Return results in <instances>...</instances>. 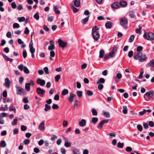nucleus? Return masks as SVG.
<instances>
[{
    "instance_id": "obj_1",
    "label": "nucleus",
    "mask_w": 154,
    "mask_h": 154,
    "mask_svg": "<svg viewBox=\"0 0 154 154\" xmlns=\"http://www.w3.org/2000/svg\"><path fill=\"white\" fill-rule=\"evenodd\" d=\"M134 58L136 60H138L139 62H143L146 60L147 58L146 56L141 52L137 53L134 56Z\"/></svg>"
},
{
    "instance_id": "obj_2",
    "label": "nucleus",
    "mask_w": 154,
    "mask_h": 154,
    "mask_svg": "<svg viewBox=\"0 0 154 154\" xmlns=\"http://www.w3.org/2000/svg\"><path fill=\"white\" fill-rule=\"evenodd\" d=\"M154 96V90H151L146 92L144 95L143 97L145 100L148 101L149 100H153L152 97Z\"/></svg>"
},
{
    "instance_id": "obj_3",
    "label": "nucleus",
    "mask_w": 154,
    "mask_h": 154,
    "mask_svg": "<svg viewBox=\"0 0 154 154\" xmlns=\"http://www.w3.org/2000/svg\"><path fill=\"white\" fill-rule=\"evenodd\" d=\"M148 37H147V34L146 33H145L143 35V37L145 39H146L147 40H154V34L151 32H149L148 33L147 35Z\"/></svg>"
},
{
    "instance_id": "obj_4",
    "label": "nucleus",
    "mask_w": 154,
    "mask_h": 154,
    "mask_svg": "<svg viewBox=\"0 0 154 154\" xmlns=\"http://www.w3.org/2000/svg\"><path fill=\"white\" fill-rule=\"evenodd\" d=\"M57 42L59 44V46L62 48H65L67 44L66 42H64L60 39H58Z\"/></svg>"
},
{
    "instance_id": "obj_5",
    "label": "nucleus",
    "mask_w": 154,
    "mask_h": 154,
    "mask_svg": "<svg viewBox=\"0 0 154 154\" xmlns=\"http://www.w3.org/2000/svg\"><path fill=\"white\" fill-rule=\"evenodd\" d=\"M16 88L17 89V94L21 95L22 94L24 93L25 91L22 88L18 86H16Z\"/></svg>"
},
{
    "instance_id": "obj_6",
    "label": "nucleus",
    "mask_w": 154,
    "mask_h": 154,
    "mask_svg": "<svg viewBox=\"0 0 154 154\" xmlns=\"http://www.w3.org/2000/svg\"><path fill=\"white\" fill-rule=\"evenodd\" d=\"M128 20L125 17H122L121 19L120 24L122 26H125V25L128 23Z\"/></svg>"
},
{
    "instance_id": "obj_7",
    "label": "nucleus",
    "mask_w": 154,
    "mask_h": 154,
    "mask_svg": "<svg viewBox=\"0 0 154 154\" xmlns=\"http://www.w3.org/2000/svg\"><path fill=\"white\" fill-rule=\"evenodd\" d=\"M36 82L37 84L40 85L42 86H44L45 83V81L44 80L40 78L37 79Z\"/></svg>"
},
{
    "instance_id": "obj_8",
    "label": "nucleus",
    "mask_w": 154,
    "mask_h": 154,
    "mask_svg": "<svg viewBox=\"0 0 154 154\" xmlns=\"http://www.w3.org/2000/svg\"><path fill=\"white\" fill-rule=\"evenodd\" d=\"M36 91L37 94L41 96L42 94H44L45 92V90H42L40 88H38L36 89Z\"/></svg>"
},
{
    "instance_id": "obj_9",
    "label": "nucleus",
    "mask_w": 154,
    "mask_h": 154,
    "mask_svg": "<svg viewBox=\"0 0 154 154\" xmlns=\"http://www.w3.org/2000/svg\"><path fill=\"white\" fill-rule=\"evenodd\" d=\"M10 83V81L8 78H7L5 79V82L4 84V85L6 88H9Z\"/></svg>"
},
{
    "instance_id": "obj_10",
    "label": "nucleus",
    "mask_w": 154,
    "mask_h": 154,
    "mask_svg": "<svg viewBox=\"0 0 154 154\" xmlns=\"http://www.w3.org/2000/svg\"><path fill=\"white\" fill-rule=\"evenodd\" d=\"M111 7L113 8L118 9L120 7L119 3L118 2H114L111 5Z\"/></svg>"
},
{
    "instance_id": "obj_11",
    "label": "nucleus",
    "mask_w": 154,
    "mask_h": 154,
    "mask_svg": "<svg viewBox=\"0 0 154 154\" xmlns=\"http://www.w3.org/2000/svg\"><path fill=\"white\" fill-rule=\"evenodd\" d=\"M92 35L93 38L94 40L97 41L99 39L100 35L98 32L95 33H92Z\"/></svg>"
},
{
    "instance_id": "obj_12",
    "label": "nucleus",
    "mask_w": 154,
    "mask_h": 154,
    "mask_svg": "<svg viewBox=\"0 0 154 154\" xmlns=\"http://www.w3.org/2000/svg\"><path fill=\"white\" fill-rule=\"evenodd\" d=\"M76 95L75 94H74L72 93H71L70 94V96L69 97L68 100L69 102H72L73 101V98L74 97H75Z\"/></svg>"
},
{
    "instance_id": "obj_13",
    "label": "nucleus",
    "mask_w": 154,
    "mask_h": 154,
    "mask_svg": "<svg viewBox=\"0 0 154 154\" xmlns=\"http://www.w3.org/2000/svg\"><path fill=\"white\" fill-rule=\"evenodd\" d=\"M79 124L81 126H85L86 124V121L84 119H82L79 122Z\"/></svg>"
},
{
    "instance_id": "obj_14",
    "label": "nucleus",
    "mask_w": 154,
    "mask_h": 154,
    "mask_svg": "<svg viewBox=\"0 0 154 154\" xmlns=\"http://www.w3.org/2000/svg\"><path fill=\"white\" fill-rule=\"evenodd\" d=\"M39 128L41 130L44 131L45 129V122H42L39 125Z\"/></svg>"
},
{
    "instance_id": "obj_15",
    "label": "nucleus",
    "mask_w": 154,
    "mask_h": 154,
    "mask_svg": "<svg viewBox=\"0 0 154 154\" xmlns=\"http://www.w3.org/2000/svg\"><path fill=\"white\" fill-rule=\"evenodd\" d=\"M120 5L122 7H126L127 5V3L126 1L121 0L119 2Z\"/></svg>"
},
{
    "instance_id": "obj_16",
    "label": "nucleus",
    "mask_w": 154,
    "mask_h": 154,
    "mask_svg": "<svg viewBox=\"0 0 154 154\" xmlns=\"http://www.w3.org/2000/svg\"><path fill=\"white\" fill-rule=\"evenodd\" d=\"M74 4L76 7H79L80 6V0H75Z\"/></svg>"
},
{
    "instance_id": "obj_17",
    "label": "nucleus",
    "mask_w": 154,
    "mask_h": 154,
    "mask_svg": "<svg viewBox=\"0 0 154 154\" xmlns=\"http://www.w3.org/2000/svg\"><path fill=\"white\" fill-rule=\"evenodd\" d=\"M129 15L131 18H134L136 17L135 13L133 11H131L129 12Z\"/></svg>"
},
{
    "instance_id": "obj_18",
    "label": "nucleus",
    "mask_w": 154,
    "mask_h": 154,
    "mask_svg": "<svg viewBox=\"0 0 154 154\" xmlns=\"http://www.w3.org/2000/svg\"><path fill=\"white\" fill-rule=\"evenodd\" d=\"M105 26L106 28H111L112 27V24L109 21H107L105 24Z\"/></svg>"
},
{
    "instance_id": "obj_19",
    "label": "nucleus",
    "mask_w": 154,
    "mask_h": 154,
    "mask_svg": "<svg viewBox=\"0 0 154 154\" xmlns=\"http://www.w3.org/2000/svg\"><path fill=\"white\" fill-rule=\"evenodd\" d=\"M2 55L3 56L4 58L7 61H10L11 62H12L13 61V60L11 58H9L8 57H7L6 55H5L4 54H2Z\"/></svg>"
},
{
    "instance_id": "obj_20",
    "label": "nucleus",
    "mask_w": 154,
    "mask_h": 154,
    "mask_svg": "<svg viewBox=\"0 0 154 154\" xmlns=\"http://www.w3.org/2000/svg\"><path fill=\"white\" fill-rule=\"evenodd\" d=\"M45 107L44 110L45 112H47L51 109V106L48 104H45Z\"/></svg>"
},
{
    "instance_id": "obj_21",
    "label": "nucleus",
    "mask_w": 154,
    "mask_h": 154,
    "mask_svg": "<svg viewBox=\"0 0 154 154\" xmlns=\"http://www.w3.org/2000/svg\"><path fill=\"white\" fill-rule=\"evenodd\" d=\"M30 84L28 83H26L25 85V89L28 91H29L30 90Z\"/></svg>"
},
{
    "instance_id": "obj_22",
    "label": "nucleus",
    "mask_w": 154,
    "mask_h": 154,
    "mask_svg": "<svg viewBox=\"0 0 154 154\" xmlns=\"http://www.w3.org/2000/svg\"><path fill=\"white\" fill-rule=\"evenodd\" d=\"M105 82V79L102 78H100L98 80L97 82V84H99L100 83H104Z\"/></svg>"
},
{
    "instance_id": "obj_23",
    "label": "nucleus",
    "mask_w": 154,
    "mask_h": 154,
    "mask_svg": "<svg viewBox=\"0 0 154 154\" xmlns=\"http://www.w3.org/2000/svg\"><path fill=\"white\" fill-rule=\"evenodd\" d=\"M72 151L74 154H80L79 150L77 148L73 149Z\"/></svg>"
},
{
    "instance_id": "obj_24",
    "label": "nucleus",
    "mask_w": 154,
    "mask_h": 154,
    "mask_svg": "<svg viewBox=\"0 0 154 154\" xmlns=\"http://www.w3.org/2000/svg\"><path fill=\"white\" fill-rule=\"evenodd\" d=\"M123 109L122 112L123 114H127L128 112V109L127 106H123Z\"/></svg>"
},
{
    "instance_id": "obj_25",
    "label": "nucleus",
    "mask_w": 154,
    "mask_h": 154,
    "mask_svg": "<svg viewBox=\"0 0 154 154\" xmlns=\"http://www.w3.org/2000/svg\"><path fill=\"white\" fill-rule=\"evenodd\" d=\"M147 66L148 67L150 66L154 67V60L153 59L150 61L149 63L147 64Z\"/></svg>"
},
{
    "instance_id": "obj_26",
    "label": "nucleus",
    "mask_w": 154,
    "mask_h": 154,
    "mask_svg": "<svg viewBox=\"0 0 154 154\" xmlns=\"http://www.w3.org/2000/svg\"><path fill=\"white\" fill-rule=\"evenodd\" d=\"M99 29V28L96 26H95L92 28V33H95L98 32L97 31Z\"/></svg>"
},
{
    "instance_id": "obj_27",
    "label": "nucleus",
    "mask_w": 154,
    "mask_h": 154,
    "mask_svg": "<svg viewBox=\"0 0 154 154\" xmlns=\"http://www.w3.org/2000/svg\"><path fill=\"white\" fill-rule=\"evenodd\" d=\"M105 53L104 51L103 50H100V51L99 57L100 58H102Z\"/></svg>"
},
{
    "instance_id": "obj_28",
    "label": "nucleus",
    "mask_w": 154,
    "mask_h": 154,
    "mask_svg": "<svg viewBox=\"0 0 154 154\" xmlns=\"http://www.w3.org/2000/svg\"><path fill=\"white\" fill-rule=\"evenodd\" d=\"M89 18V17H87L85 18L82 19L81 21L82 23L83 24H85L88 21Z\"/></svg>"
},
{
    "instance_id": "obj_29",
    "label": "nucleus",
    "mask_w": 154,
    "mask_h": 154,
    "mask_svg": "<svg viewBox=\"0 0 154 154\" xmlns=\"http://www.w3.org/2000/svg\"><path fill=\"white\" fill-rule=\"evenodd\" d=\"M71 8L73 11V12L75 13L79 11L78 9L74 7V6L72 5L71 6Z\"/></svg>"
},
{
    "instance_id": "obj_30",
    "label": "nucleus",
    "mask_w": 154,
    "mask_h": 154,
    "mask_svg": "<svg viewBox=\"0 0 154 154\" xmlns=\"http://www.w3.org/2000/svg\"><path fill=\"white\" fill-rule=\"evenodd\" d=\"M6 143L4 140L2 141L0 143V146L2 147H5L6 146Z\"/></svg>"
},
{
    "instance_id": "obj_31",
    "label": "nucleus",
    "mask_w": 154,
    "mask_h": 154,
    "mask_svg": "<svg viewBox=\"0 0 154 154\" xmlns=\"http://www.w3.org/2000/svg\"><path fill=\"white\" fill-rule=\"evenodd\" d=\"M98 119L97 117H93L92 119L91 122L94 124H95L98 122Z\"/></svg>"
},
{
    "instance_id": "obj_32",
    "label": "nucleus",
    "mask_w": 154,
    "mask_h": 154,
    "mask_svg": "<svg viewBox=\"0 0 154 154\" xmlns=\"http://www.w3.org/2000/svg\"><path fill=\"white\" fill-rule=\"evenodd\" d=\"M69 93V91L67 89H64L62 92V94L63 96H65L67 94Z\"/></svg>"
},
{
    "instance_id": "obj_33",
    "label": "nucleus",
    "mask_w": 154,
    "mask_h": 154,
    "mask_svg": "<svg viewBox=\"0 0 154 154\" xmlns=\"http://www.w3.org/2000/svg\"><path fill=\"white\" fill-rule=\"evenodd\" d=\"M33 43L32 42V39H31L30 42L29 44V48H30V50H33V49H35L33 47Z\"/></svg>"
},
{
    "instance_id": "obj_34",
    "label": "nucleus",
    "mask_w": 154,
    "mask_h": 154,
    "mask_svg": "<svg viewBox=\"0 0 154 154\" xmlns=\"http://www.w3.org/2000/svg\"><path fill=\"white\" fill-rule=\"evenodd\" d=\"M53 10L54 12L57 14H60V11L58 10L57 7L56 6H54L53 7Z\"/></svg>"
},
{
    "instance_id": "obj_35",
    "label": "nucleus",
    "mask_w": 154,
    "mask_h": 154,
    "mask_svg": "<svg viewBox=\"0 0 154 154\" xmlns=\"http://www.w3.org/2000/svg\"><path fill=\"white\" fill-rule=\"evenodd\" d=\"M5 107L2 106L0 108V111L3 110V111H6L8 109V106L7 105H5Z\"/></svg>"
},
{
    "instance_id": "obj_36",
    "label": "nucleus",
    "mask_w": 154,
    "mask_h": 154,
    "mask_svg": "<svg viewBox=\"0 0 154 154\" xmlns=\"http://www.w3.org/2000/svg\"><path fill=\"white\" fill-rule=\"evenodd\" d=\"M17 20L19 22H22L24 21L25 20L24 17H18L17 18Z\"/></svg>"
},
{
    "instance_id": "obj_37",
    "label": "nucleus",
    "mask_w": 154,
    "mask_h": 154,
    "mask_svg": "<svg viewBox=\"0 0 154 154\" xmlns=\"http://www.w3.org/2000/svg\"><path fill=\"white\" fill-rule=\"evenodd\" d=\"M60 75H57L55 77V81L56 82H58L60 78Z\"/></svg>"
},
{
    "instance_id": "obj_38",
    "label": "nucleus",
    "mask_w": 154,
    "mask_h": 154,
    "mask_svg": "<svg viewBox=\"0 0 154 154\" xmlns=\"http://www.w3.org/2000/svg\"><path fill=\"white\" fill-rule=\"evenodd\" d=\"M103 115L106 118H109L110 116L109 112L106 111L103 112Z\"/></svg>"
},
{
    "instance_id": "obj_39",
    "label": "nucleus",
    "mask_w": 154,
    "mask_h": 154,
    "mask_svg": "<svg viewBox=\"0 0 154 154\" xmlns=\"http://www.w3.org/2000/svg\"><path fill=\"white\" fill-rule=\"evenodd\" d=\"M86 93L88 96H92L93 94V92L90 90H87Z\"/></svg>"
},
{
    "instance_id": "obj_40",
    "label": "nucleus",
    "mask_w": 154,
    "mask_h": 154,
    "mask_svg": "<svg viewBox=\"0 0 154 154\" xmlns=\"http://www.w3.org/2000/svg\"><path fill=\"white\" fill-rule=\"evenodd\" d=\"M124 145V143H121L120 142H119L117 143V146L118 147L121 148H123Z\"/></svg>"
},
{
    "instance_id": "obj_41",
    "label": "nucleus",
    "mask_w": 154,
    "mask_h": 154,
    "mask_svg": "<svg viewBox=\"0 0 154 154\" xmlns=\"http://www.w3.org/2000/svg\"><path fill=\"white\" fill-rule=\"evenodd\" d=\"M34 17L36 20H38L39 18V13L38 12L36 13L33 16Z\"/></svg>"
},
{
    "instance_id": "obj_42",
    "label": "nucleus",
    "mask_w": 154,
    "mask_h": 154,
    "mask_svg": "<svg viewBox=\"0 0 154 154\" xmlns=\"http://www.w3.org/2000/svg\"><path fill=\"white\" fill-rule=\"evenodd\" d=\"M23 71L26 74H29V70L26 66L24 67Z\"/></svg>"
},
{
    "instance_id": "obj_43",
    "label": "nucleus",
    "mask_w": 154,
    "mask_h": 154,
    "mask_svg": "<svg viewBox=\"0 0 154 154\" xmlns=\"http://www.w3.org/2000/svg\"><path fill=\"white\" fill-rule=\"evenodd\" d=\"M92 115L93 116H96L97 115V110L95 109H93L92 110Z\"/></svg>"
},
{
    "instance_id": "obj_44",
    "label": "nucleus",
    "mask_w": 154,
    "mask_h": 154,
    "mask_svg": "<svg viewBox=\"0 0 154 154\" xmlns=\"http://www.w3.org/2000/svg\"><path fill=\"white\" fill-rule=\"evenodd\" d=\"M77 94L78 97H81L82 95V92L81 91H77Z\"/></svg>"
},
{
    "instance_id": "obj_45",
    "label": "nucleus",
    "mask_w": 154,
    "mask_h": 154,
    "mask_svg": "<svg viewBox=\"0 0 154 154\" xmlns=\"http://www.w3.org/2000/svg\"><path fill=\"white\" fill-rule=\"evenodd\" d=\"M137 128L138 130L140 131H141L143 130V127L140 124H138L137 125Z\"/></svg>"
},
{
    "instance_id": "obj_46",
    "label": "nucleus",
    "mask_w": 154,
    "mask_h": 154,
    "mask_svg": "<svg viewBox=\"0 0 154 154\" xmlns=\"http://www.w3.org/2000/svg\"><path fill=\"white\" fill-rule=\"evenodd\" d=\"M55 46L54 45H53L48 46V49L49 50L52 51L54 49Z\"/></svg>"
},
{
    "instance_id": "obj_47",
    "label": "nucleus",
    "mask_w": 154,
    "mask_h": 154,
    "mask_svg": "<svg viewBox=\"0 0 154 154\" xmlns=\"http://www.w3.org/2000/svg\"><path fill=\"white\" fill-rule=\"evenodd\" d=\"M64 146L66 147H69L71 146V143L70 142H67L65 143Z\"/></svg>"
},
{
    "instance_id": "obj_48",
    "label": "nucleus",
    "mask_w": 154,
    "mask_h": 154,
    "mask_svg": "<svg viewBox=\"0 0 154 154\" xmlns=\"http://www.w3.org/2000/svg\"><path fill=\"white\" fill-rule=\"evenodd\" d=\"M109 57L110 56L109 54H106L103 58L104 61H106L107 59L109 58Z\"/></svg>"
},
{
    "instance_id": "obj_49",
    "label": "nucleus",
    "mask_w": 154,
    "mask_h": 154,
    "mask_svg": "<svg viewBox=\"0 0 154 154\" xmlns=\"http://www.w3.org/2000/svg\"><path fill=\"white\" fill-rule=\"evenodd\" d=\"M30 142V141L29 139H27L23 141V143L26 145H28Z\"/></svg>"
},
{
    "instance_id": "obj_50",
    "label": "nucleus",
    "mask_w": 154,
    "mask_h": 154,
    "mask_svg": "<svg viewBox=\"0 0 154 154\" xmlns=\"http://www.w3.org/2000/svg\"><path fill=\"white\" fill-rule=\"evenodd\" d=\"M17 118H16L12 122L11 124L12 125H16L17 124Z\"/></svg>"
},
{
    "instance_id": "obj_51",
    "label": "nucleus",
    "mask_w": 154,
    "mask_h": 154,
    "mask_svg": "<svg viewBox=\"0 0 154 154\" xmlns=\"http://www.w3.org/2000/svg\"><path fill=\"white\" fill-rule=\"evenodd\" d=\"M23 55L24 58L26 57L27 55V53L26 50H24L23 52Z\"/></svg>"
},
{
    "instance_id": "obj_52",
    "label": "nucleus",
    "mask_w": 154,
    "mask_h": 154,
    "mask_svg": "<svg viewBox=\"0 0 154 154\" xmlns=\"http://www.w3.org/2000/svg\"><path fill=\"white\" fill-rule=\"evenodd\" d=\"M103 124L102 122H101L99 125L97 126V128L99 129H101L103 127Z\"/></svg>"
},
{
    "instance_id": "obj_53",
    "label": "nucleus",
    "mask_w": 154,
    "mask_h": 154,
    "mask_svg": "<svg viewBox=\"0 0 154 154\" xmlns=\"http://www.w3.org/2000/svg\"><path fill=\"white\" fill-rule=\"evenodd\" d=\"M20 27L19 25L17 23H14L13 25V27L14 28H18Z\"/></svg>"
},
{
    "instance_id": "obj_54",
    "label": "nucleus",
    "mask_w": 154,
    "mask_h": 154,
    "mask_svg": "<svg viewBox=\"0 0 154 154\" xmlns=\"http://www.w3.org/2000/svg\"><path fill=\"white\" fill-rule=\"evenodd\" d=\"M30 51L31 53L32 57L33 58H34L35 57V55L34 53L35 51V49L30 50Z\"/></svg>"
},
{
    "instance_id": "obj_55",
    "label": "nucleus",
    "mask_w": 154,
    "mask_h": 154,
    "mask_svg": "<svg viewBox=\"0 0 154 154\" xmlns=\"http://www.w3.org/2000/svg\"><path fill=\"white\" fill-rule=\"evenodd\" d=\"M59 108V107L58 106L57 104H54L52 106V108L53 109H58Z\"/></svg>"
},
{
    "instance_id": "obj_56",
    "label": "nucleus",
    "mask_w": 154,
    "mask_h": 154,
    "mask_svg": "<svg viewBox=\"0 0 154 154\" xmlns=\"http://www.w3.org/2000/svg\"><path fill=\"white\" fill-rule=\"evenodd\" d=\"M44 70L46 74H48L49 73L48 71V69L47 67H45L43 69Z\"/></svg>"
},
{
    "instance_id": "obj_57",
    "label": "nucleus",
    "mask_w": 154,
    "mask_h": 154,
    "mask_svg": "<svg viewBox=\"0 0 154 154\" xmlns=\"http://www.w3.org/2000/svg\"><path fill=\"white\" fill-rule=\"evenodd\" d=\"M143 47L142 46H139L137 47V51L138 52L140 51L143 50Z\"/></svg>"
},
{
    "instance_id": "obj_58",
    "label": "nucleus",
    "mask_w": 154,
    "mask_h": 154,
    "mask_svg": "<svg viewBox=\"0 0 154 154\" xmlns=\"http://www.w3.org/2000/svg\"><path fill=\"white\" fill-rule=\"evenodd\" d=\"M103 85L101 84H99L98 86V88L100 90H101L103 88Z\"/></svg>"
},
{
    "instance_id": "obj_59",
    "label": "nucleus",
    "mask_w": 154,
    "mask_h": 154,
    "mask_svg": "<svg viewBox=\"0 0 154 154\" xmlns=\"http://www.w3.org/2000/svg\"><path fill=\"white\" fill-rule=\"evenodd\" d=\"M134 35H131V37H130V38H129V42H132L134 41Z\"/></svg>"
},
{
    "instance_id": "obj_60",
    "label": "nucleus",
    "mask_w": 154,
    "mask_h": 154,
    "mask_svg": "<svg viewBox=\"0 0 154 154\" xmlns=\"http://www.w3.org/2000/svg\"><path fill=\"white\" fill-rule=\"evenodd\" d=\"M133 52L132 51H129L128 54V57L131 58L133 56Z\"/></svg>"
},
{
    "instance_id": "obj_61",
    "label": "nucleus",
    "mask_w": 154,
    "mask_h": 154,
    "mask_svg": "<svg viewBox=\"0 0 154 154\" xmlns=\"http://www.w3.org/2000/svg\"><path fill=\"white\" fill-rule=\"evenodd\" d=\"M43 29L45 30L47 32H48L49 30V28L45 25H44L43 26Z\"/></svg>"
},
{
    "instance_id": "obj_62",
    "label": "nucleus",
    "mask_w": 154,
    "mask_h": 154,
    "mask_svg": "<svg viewBox=\"0 0 154 154\" xmlns=\"http://www.w3.org/2000/svg\"><path fill=\"white\" fill-rule=\"evenodd\" d=\"M18 68L21 71H23L24 69L23 66L22 64H20L18 66Z\"/></svg>"
},
{
    "instance_id": "obj_63",
    "label": "nucleus",
    "mask_w": 154,
    "mask_h": 154,
    "mask_svg": "<svg viewBox=\"0 0 154 154\" xmlns=\"http://www.w3.org/2000/svg\"><path fill=\"white\" fill-rule=\"evenodd\" d=\"M11 6L12 8L13 9H15L16 8L17 5L14 2H13L11 3Z\"/></svg>"
},
{
    "instance_id": "obj_64",
    "label": "nucleus",
    "mask_w": 154,
    "mask_h": 154,
    "mask_svg": "<svg viewBox=\"0 0 154 154\" xmlns=\"http://www.w3.org/2000/svg\"><path fill=\"white\" fill-rule=\"evenodd\" d=\"M29 33V30L27 27L25 29V31H24V33L26 35H28Z\"/></svg>"
}]
</instances>
